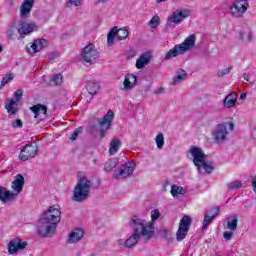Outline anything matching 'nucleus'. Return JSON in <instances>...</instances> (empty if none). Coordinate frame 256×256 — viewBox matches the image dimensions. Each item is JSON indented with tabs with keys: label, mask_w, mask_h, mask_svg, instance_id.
I'll list each match as a JSON object with an SVG mask.
<instances>
[{
	"label": "nucleus",
	"mask_w": 256,
	"mask_h": 256,
	"mask_svg": "<svg viewBox=\"0 0 256 256\" xmlns=\"http://www.w3.org/2000/svg\"><path fill=\"white\" fill-rule=\"evenodd\" d=\"M129 226L133 230V234L125 241L124 247L131 249L139 243V239L143 237L145 241L153 239V223H147V220L133 216L129 222Z\"/></svg>",
	"instance_id": "f257e3e1"
},
{
	"label": "nucleus",
	"mask_w": 256,
	"mask_h": 256,
	"mask_svg": "<svg viewBox=\"0 0 256 256\" xmlns=\"http://www.w3.org/2000/svg\"><path fill=\"white\" fill-rule=\"evenodd\" d=\"M59 223H61V210L55 208V206H50L38 221V235H40V237H49L51 233L57 231Z\"/></svg>",
	"instance_id": "f03ea898"
},
{
	"label": "nucleus",
	"mask_w": 256,
	"mask_h": 256,
	"mask_svg": "<svg viewBox=\"0 0 256 256\" xmlns=\"http://www.w3.org/2000/svg\"><path fill=\"white\" fill-rule=\"evenodd\" d=\"M91 187H93V182L87 178L85 173L79 172L78 181L73 191V201H76V203L86 201L91 193Z\"/></svg>",
	"instance_id": "7ed1b4c3"
},
{
	"label": "nucleus",
	"mask_w": 256,
	"mask_h": 256,
	"mask_svg": "<svg viewBox=\"0 0 256 256\" xmlns=\"http://www.w3.org/2000/svg\"><path fill=\"white\" fill-rule=\"evenodd\" d=\"M227 127H229L230 131H233V129H235V124H233V122H222L215 126L212 135L216 143H223V141H227V135H229Z\"/></svg>",
	"instance_id": "20e7f679"
},
{
	"label": "nucleus",
	"mask_w": 256,
	"mask_h": 256,
	"mask_svg": "<svg viewBox=\"0 0 256 256\" xmlns=\"http://www.w3.org/2000/svg\"><path fill=\"white\" fill-rule=\"evenodd\" d=\"M188 155H190L195 167H197V170L201 171V164L206 161V156L203 149L197 146H191L188 150Z\"/></svg>",
	"instance_id": "39448f33"
},
{
	"label": "nucleus",
	"mask_w": 256,
	"mask_h": 256,
	"mask_svg": "<svg viewBox=\"0 0 256 256\" xmlns=\"http://www.w3.org/2000/svg\"><path fill=\"white\" fill-rule=\"evenodd\" d=\"M136 164L133 160H129L121 165V167L114 172L115 179H127V177H131L133 175V171H135Z\"/></svg>",
	"instance_id": "423d86ee"
},
{
	"label": "nucleus",
	"mask_w": 256,
	"mask_h": 256,
	"mask_svg": "<svg viewBox=\"0 0 256 256\" xmlns=\"http://www.w3.org/2000/svg\"><path fill=\"white\" fill-rule=\"evenodd\" d=\"M248 9L249 4L247 3V0H234L233 4L230 6V13L232 17L239 19L247 13Z\"/></svg>",
	"instance_id": "0eeeda50"
},
{
	"label": "nucleus",
	"mask_w": 256,
	"mask_h": 256,
	"mask_svg": "<svg viewBox=\"0 0 256 256\" xmlns=\"http://www.w3.org/2000/svg\"><path fill=\"white\" fill-rule=\"evenodd\" d=\"M191 15V12L187 9L183 10H176L174 11L171 16L168 17L166 26L167 27H175V25H179L184 19H187Z\"/></svg>",
	"instance_id": "6e6552de"
},
{
	"label": "nucleus",
	"mask_w": 256,
	"mask_h": 256,
	"mask_svg": "<svg viewBox=\"0 0 256 256\" xmlns=\"http://www.w3.org/2000/svg\"><path fill=\"white\" fill-rule=\"evenodd\" d=\"M191 217L188 215H185L182 217L179 223L178 230L176 232V239L177 241H183L185 237H187V233H189V229H191Z\"/></svg>",
	"instance_id": "1a4fd4ad"
},
{
	"label": "nucleus",
	"mask_w": 256,
	"mask_h": 256,
	"mask_svg": "<svg viewBox=\"0 0 256 256\" xmlns=\"http://www.w3.org/2000/svg\"><path fill=\"white\" fill-rule=\"evenodd\" d=\"M115 37L118 39V41H123V39H127V37H129V31L126 29H118L117 27H113L107 35L108 47H112Z\"/></svg>",
	"instance_id": "9d476101"
},
{
	"label": "nucleus",
	"mask_w": 256,
	"mask_h": 256,
	"mask_svg": "<svg viewBox=\"0 0 256 256\" xmlns=\"http://www.w3.org/2000/svg\"><path fill=\"white\" fill-rule=\"evenodd\" d=\"M37 153H39V147H37V143H28L21 150L20 159L21 161H29V159L37 157Z\"/></svg>",
	"instance_id": "9b49d317"
},
{
	"label": "nucleus",
	"mask_w": 256,
	"mask_h": 256,
	"mask_svg": "<svg viewBox=\"0 0 256 256\" xmlns=\"http://www.w3.org/2000/svg\"><path fill=\"white\" fill-rule=\"evenodd\" d=\"M82 59L85 63L93 65L97 59H99V52L95 49L93 44L85 46L82 50Z\"/></svg>",
	"instance_id": "f8f14e48"
},
{
	"label": "nucleus",
	"mask_w": 256,
	"mask_h": 256,
	"mask_svg": "<svg viewBox=\"0 0 256 256\" xmlns=\"http://www.w3.org/2000/svg\"><path fill=\"white\" fill-rule=\"evenodd\" d=\"M114 114L113 111L109 110L106 115L103 116L102 119L98 120L100 127V137L103 139L109 128L111 127V123L113 122Z\"/></svg>",
	"instance_id": "ddd939ff"
},
{
	"label": "nucleus",
	"mask_w": 256,
	"mask_h": 256,
	"mask_svg": "<svg viewBox=\"0 0 256 256\" xmlns=\"http://www.w3.org/2000/svg\"><path fill=\"white\" fill-rule=\"evenodd\" d=\"M45 47H47V40L43 38L36 39L30 44V46L26 47V51L29 55H35V53H39V51H42Z\"/></svg>",
	"instance_id": "4468645a"
},
{
	"label": "nucleus",
	"mask_w": 256,
	"mask_h": 256,
	"mask_svg": "<svg viewBox=\"0 0 256 256\" xmlns=\"http://www.w3.org/2000/svg\"><path fill=\"white\" fill-rule=\"evenodd\" d=\"M29 245L27 242H22L20 238H15L11 240L8 244V251L10 255H15L17 251H23Z\"/></svg>",
	"instance_id": "2eb2a0df"
},
{
	"label": "nucleus",
	"mask_w": 256,
	"mask_h": 256,
	"mask_svg": "<svg viewBox=\"0 0 256 256\" xmlns=\"http://www.w3.org/2000/svg\"><path fill=\"white\" fill-rule=\"evenodd\" d=\"M39 27L35 23H25L21 22L18 25V33L20 35H29L30 33H33V31H37Z\"/></svg>",
	"instance_id": "dca6fc26"
},
{
	"label": "nucleus",
	"mask_w": 256,
	"mask_h": 256,
	"mask_svg": "<svg viewBox=\"0 0 256 256\" xmlns=\"http://www.w3.org/2000/svg\"><path fill=\"white\" fill-rule=\"evenodd\" d=\"M17 199V193L7 190L5 187H0V201L2 203H9Z\"/></svg>",
	"instance_id": "f3484780"
},
{
	"label": "nucleus",
	"mask_w": 256,
	"mask_h": 256,
	"mask_svg": "<svg viewBox=\"0 0 256 256\" xmlns=\"http://www.w3.org/2000/svg\"><path fill=\"white\" fill-rule=\"evenodd\" d=\"M33 3H35V0H24L20 7V17L22 19L29 17L31 9H33Z\"/></svg>",
	"instance_id": "a211bd4d"
},
{
	"label": "nucleus",
	"mask_w": 256,
	"mask_h": 256,
	"mask_svg": "<svg viewBox=\"0 0 256 256\" xmlns=\"http://www.w3.org/2000/svg\"><path fill=\"white\" fill-rule=\"evenodd\" d=\"M124 87L122 88L123 91H131V89L137 85V76L134 74H128L124 78L123 82Z\"/></svg>",
	"instance_id": "6ab92c4d"
},
{
	"label": "nucleus",
	"mask_w": 256,
	"mask_h": 256,
	"mask_svg": "<svg viewBox=\"0 0 256 256\" xmlns=\"http://www.w3.org/2000/svg\"><path fill=\"white\" fill-rule=\"evenodd\" d=\"M25 185V178L23 175L18 174L15 178V180L12 182V189H14V193H17V196L19 193L23 191V186Z\"/></svg>",
	"instance_id": "aec40b11"
},
{
	"label": "nucleus",
	"mask_w": 256,
	"mask_h": 256,
	"mask_svg": "<svg viewBox=\"0 0 256 256\" xmlns=\"http://www.w3.org/2000/svg\"><path fill=\"white\" fill-rule=\"evenodd\" d=\"M181 51L186 53V51H189L190 49H193L195 47V35L191 34L189 35L183 43L179 44Z\"/></svg>",
	"instance_id": "412c9836"
},
{
	"label": "nucleus",
	"mask_w": 256,
	"mask_h": 256,
	"mask_svg": "<svg viewBox=\"0 0 256 256\" xmlns=\"http://www.w3.org/2000/svg\"><path fill=\"white\" fill-rule=\"evenodd\" d=\"M151 63V53L145 52L136 61V69H143L146 65Z\"/></svg>",
	"instance_id": "4be33fe9"
},
{
	"label": "nucleus",
	"mask_w": 256,
	"mask_h": 256,
	"mask_svg": "<svg viewBox=\"0 0 256 256\" xmlns=\"http://www.w3.org/2000/svg\"><path fill=\"white\" fill-rule=\"evenodd\" d=\"M30 111L34 113L35 119H39L40 115H43L44 117L47 115V106L43 104H36L30 107Z\"/></svg>",
	"instance_id": "5701e85b"
},
{
	"label": "nucleus",
	"mask_w": 256,
	"mask_h": 256,
	"mask_svg": "<svg viewBox=\"0 0 256 256\" xmlns=\"http://www.w3.org/2000/svg\"><path fill=\"white\" fill-rule=\"evenodd\" d=\"M212 212H213V214L211 216H209L207 214L204 216L202 231H205V229H207V227H209V225H211V221H213V219H215V217H217V215H219V206L214 207L212 209Z\"/></svg>",
	"instance_id": "b1692460"
},
{
	"label": "nucleus",
	"mask_w": 256,
	"mask_h": 256,
	"mask_svg": "<svg viewBox=\"0 0 256 256\" xmlns=\"http://www.w3.org/2000/svg\"><path fill=\"white\" fill-rule=\"evenodd\" d=\"M18 103L14 99H8L5 103V109L10 115H17L19 113Z\"/></svg>",
	"instance_id": "393cba45"
},
{
	"label": "nucleus",
	"mask_w": 256,
	"mask_h": 256,
	"mask_svg": "<svg viewBox=\"0 0 256 256\" xmlns=\"http://www.w3.org/2000/svg\"><path fill=\"white\" fill-rule=\"evenodd\" d=\"M223 105L226 109H231V107L237 105V93L231 92L228 94L224 99Z\"/></svg>",
	"instance_id": "a878e982"
},
{
	"label": "nucleus",
	"mask_w": 256,
	"mask_h": 256,
	"mask_svg": "<svg viewBox=\"0 0 256 256\" xmlns=\"http://www.w3.org/2000/svg\"><path fill=\"white\" fill-rule=\"evenodd\" d=\"M81 239H83V230L75 229L69 234L68 243H78Z\"/></svg>",
	"instance_id": "bb28decb"
},
{
	"label": "nucleus",
	"mask_w": 256,
	"mask_h": 256,
	"mask_svg": "<svg viewBox=\"0 0 256 256\" xmlns=\"http://www.w3.org/2000/svg\"><path fill=\"white\" fill-rule=\"evenodd\" d=\"M183 53H185V52H183V51L181 50V46L175 45V46L173 47V49H170V50L166 53L164 59H165L166 61H169V59H173V57H177L178 55H183Z\"/></svg>",
	"instance_id": "cd10ccee"
},
{
	"label": "nucleus",
	"mask_w": 256,
	"mask_h": 256,
	"mask_svg": "<svg viewBox=\"0 0 256 256\" xmlns=\"http://www.w3.org/2000/svg\"><path fill=\"white\" fill-rule=\"evenodd\" d=\"M239 221V217L237 215H232L227 218V229L229 231H237V223Z\"/></svg>",
	"instance_id": "c85d7f7f"
},
{
	"label": "nucleus",
	"mask_w": 256,
	"mask_h": 256,
	"mask_svg": "<svg viewBox=\"0 0 256 256\" xmlns=\"http://www.w3.org/2000/svg\"><path fill=\"white\" fill-rule=\"evenodd\" d=\"M89 95H97V91L101 89V85L94 81H89L86 85Z\"/></svg>",
	"instance_id": "c756f323"
},
{
	"label": "nucleus",
	"mask_w": 256,
	"mask_h": 256,
	"mask_svg": "<svg viewBox=\"0 0 256 256\" xmlns=\"http://www.w3.org/2000/svg\"><path fill=\"white\" fill-rule=\"evenodd\" d=\"M187 79V72L185 70H179L176 72V77L174 78L172 85H179L182 81Z\"/></svg>",
	"instance_id": "7c9ffc66"
},
{
	"label": "nucleus",
	"mask_w": 256,
	"mask_h": 256,
	"mask_svg": "<svg viewBox=\"0 0 256 256\" xmlns=\"http://www.w3.org/2000/svg\"><path fill=\"white\" fill-rule=\"evenodd\" d=\"M119 147H121V141L119 139H113L110 142V147H109V153L110 155H115L117 151H119Z\"/></svg>",
	"instance_id": "2f4dec72"
},
{
	"label": "nucleus",
	"mask_w": 256,
	"mask_h": 256,
	"mask_svg": "<svg viewBox=\"0 0 256 256\" xmlns=\"http://www.w3.org/2000/svg\"><path fill=\"white\" fill-rule=\"evenodd\" d=\"M118 164H119V159L117 158L110 159L105 163L104 171H113V169H115Z\"/></svg>",
	"instance_id": "473e14b6"
},
{
	"label": "nucleus",
	"mask_w": 256,
	"mask_h": 256,
	"mask_svg": "<svg viewBox=\"0 0 256 256\" xmlns=\"http://www.w3.org/2000/svg\"><path fill=\"white\" fill-rule=\"evenodd\" d=\"M159 217H161V212H159L158 209H154L151 211V221L146 223H152V229L153 230V236L155 235V221H157V219H159Z\"/></svg>",
	"instance_id": "72a5a7b5"
},
{
	"label": "nucleus",
	"mask_w": 256,
	"mask_h": 256,
	"mask_svg": "<svg viewBox=\"0 0 256 256\" xmlns=\"http://www.w3.org/2000/svg\"><path fill=\"white\" fill-rule=\"evenodd\" d=\"M170 193L172 196L178 197V195H185V189L181 186L172 185Z\"/></svg>",
	"instance_id": "f704fd0d"
},
{
	"label": "nucleus",
	"mask_w": 256,
	"mask_h": 256,
	"mask_svg": "<svg viewBox=\"0 0 256 256\" xmlns=\"http://www.w3.org/2000/svg\"><path fill=\"white\" fill-rule=\"evenodd\" d=\"M204 169L206 173L211 174L213 171H215V164L213 162L207 163L206 160L201 164V169Z\"/></svg>",
	"instance_id": "c9c22d12"
},
{
	"label": "nucleus",
	"mask_w": 256,
	"mask_h": 256,
	"mask_svg": "<svg viewBox=\"0 0 256 256\" xmlns=\"http://www.w3.org/2000/svg\"><path fill=\"white\" fill-rule=\"evenodd\" d=\"M228 189L235 191L237 189H241L243 187V182L241 181H234L227 184Z\"/></svg>",
	"instance_id": "e433bc0d"
},
{
	"label": "nucleus",
	"mask_w": 256,
	"mask_h": 256,
	"mask_svg": "<svg viewBox=\"0 0 256 256\" xmlns=\"http://www.w3.org/2000/svg\"><path fill=\"white\" fill-rule=\"evenodd\" d=\"M156 144L158 149H163V146L165 145V137L163 136V133H159L156 136Z\"/></svg>",
	"instance_id": "4c0bfd02"
},
{
	"label": "nucleus",
	"mask_w": 256,
	"mask_h": 256,
	"mask_svg": "<svg viewBox=\"0 0 256 256\" xmlns=\"http://www.w3.org/2000/svg\"><path fill=\"white\" fill-rule=\"evenodd\" d=\"M51 83H52V85H61V83H63V75H61V74H55V75L51 78Z\"/></svg>",
	"instance_id": "58836bf2"
},
{
	"label": "nucleus",
	"mask_w": 256,
	"mask_h": 256,
	"mask_svg": "<svg viewBox=\"0 0 256 256\" xmlns=\"http://www.w3.org/2000/svg\"><path fill=\"white\" fill-rule=\"evenodd\" d=\"M83 133V127L77 128L69 137L70 141H77V137H79Z\"/></svg>",
	"instance_id": "ea45409f"
},
{
	"label": "nucleus",
	"mask_w": 256,
	"mask_h": 256,
	"mask_svg": "<svg viewBox=\"0 0 256 256\" xmlns=\"http://www.w3.org/2000/svg\"><path fill=\"white\" fill-rule=\"evenodd\" d=\"M159 16H153L151 18V20L149 21V25L151 27V29H157V27H159Z\"/></svg>",
	"instance_id": "a19ab883"
},
{
	"label": "nucleus",
	"mask_w": 256,
	"mask_h": 256,
	"mask_svg": "<svg viewBox=\"0 0 256 256\" xmlns=\"http://www.w3.org/2000/svg\"><path fill=\"white\" fill-rule=\"evenodd\" d=\"M233 71V66H229L228 68H224L222 70H218L217 75L218 77H225V75H229Z\"/></svg>",
	"instance_id": "79ce46f5"
},
{
	"label": "nucleus",
	"mask_w": 256,
	"mask_h": 256,
	"mask_svg": "<svg viewBox=\"0 0 256 256\" xmlns=\"http://www.w3.org/2000/svg\"><path fill=\"white\" fill-rule=\"evenodd\" d=\"M11 127H13V129H21L23 127V121L21 119H16L12 121Z\"/></svg>",
	"instance_id": "37998d69"
},
{
	"label": "nucleus",
	"mask_w": 256,
	"mask_h": 256,
	"mask_svg": "<svg viewBox=\"0 0 256 256\" xmlns=\"http://www.w3.org/2000/svg\"><path fill=\"white\" fill-rule=\"evenodd\" d=\"M13 74H7L5 77L2 78L1 81V86L5 87V85H7V83H9V81L13 80Z\"/></svg>",
	"instance_id": "c03bdc74"
},
{
	"label": "nucleus",
	"mask_w": 256,
	"mask_h": 256,
	"mask_svg": "<svg viewBox=\"0 0 256 256\" xmlns=\"http://www.w3.org/2000/svg\"><path fill=\"white\" fill-rule=\"evenodd\" d=\"M158 235L162 238V239H169L170 235H169V230L166 229H162L158 232Z\"/></svg>",
	"instance_id": "a18cd8bd"
},
{
	"label": "nucleus",
	"mask_w": 256,
	"mask_h": 256,
	"mask_svg": "<svg viewBox=\"0 0 256 256\" xmlns=\"http://www.w3.org/2000/svg\"><path fill=\"white\" fill-rule=\"evenodd\" d=\"M21 97H23V90L18 89L16 92H14V98L16 103L21 101Z\"/></svg>",
	"instance_id": "49530a36"
},
{
	"label": "nucleus",
	"mask_w": 256,
	"mask_h": 256,
	"mask_svg": "<svg viewBox=\"0 0 256 256\" xmlns=\"http://www.w3.org/2000/svg\"><path fill=\"white\" fill-rule=\"evenodd\" d=\"M233 232L234 231H225L223 233V238L225 239V241H231V239H233Z\"/></svg>",
	"instance_id": "de8ad7c7"
},
{
	"label": "nucleus",
	"mask_w": 256,
	"mask_h": 256,
	"mask_svg": "<svg viewBox=\"0 0 256 256\" xmlns=\"http://www.w3.org/2000/svg\"><path fill=\"white\" fill-rule=\"evenodd\" d=\"M57 57H59V52L54 51L50 54V56L48 57V61L49 63H53V61H55V59H57Z\"/></svg>",
	"instance_id": "09e8293b"
},
{
	"label": "nucleus",
	"mask_w": 256,
	"mask_h": 256,
	"mask_svg": "<svg viewBox=\"0 0 256 256\" xmlns=\"http://www.w3.org/2000/svg\"><path fill=\"white\" fill-rule=\"evenodd\" d=\"M68 5H73L74 7H79L81 5V0H68Z\"/></svg>",
	"instance_id": "8fccbe9b"
},
{
	"label": "nucleus",
	"mask_w": 256,
	"mask_h": 256,
	"mask_svg": "<svg viewBox=\"0 0 256 256\" xmlns=\"http://www.w3.org/2000/svg\"><path fill=\"white\" fill-rule=\"evenodd\" d=\"M6 35L9 39H13L14 32L13 30H7Z\"/></svg>",
	"instance_id": "3c124183"
},
{
	"label": "nucleus",
	"mask_w": 256,
	"mask_h": 256,
	"mask_svg": "<svg viewBox=\"0 0 256 256\" xmlns=\"http://www.w3.org/2000/svg\"><path fill=\"white\" fill-rule=\"evenodd\" d=\"M252 187H253L254 193H256V176L252 178Z\"/></svg>",
	"instance_id": "603ef678"
},
{
	"label": "nucleus",
	"mask_w": 256,
	"mask_h": 256,
	"mask_svg": "<svg viewBox=\"0 0 256 256\" xmlns=\"http://www.w3.org/2000/svg\"><path fill=\"white\" fill-rule=\"evenodd\" d=\"M244 79L245 81H247L248 83H250L251 81V75L247 74V73H244Z\"/></svg>",
	"instance_id": "864d4df0"
},
{
	"label": "nucleus",
	"mask_w": 256,
	"mask_h": 256,
	"mask_svg": "<svg viewBox=\"0 0 256 256\" xmlns=\"http://www.w3.org/2000/svg\"><path fill=\"white\" fill-rule=\"evenodd\" d=\"M117 245L119 247H123V245H125V241H123V239H119V240H117Z\"/></svg>",
	"instance_id": "5fc2aeb1"
},
{
	"label": "nucleus",
	"mask_w": 256,
	"mask_h": 256,
	"mask_svg": "<svg viewBox=\"0 0 256 256\" xmlns=\"http://www.w3.org/2000/svg\"><path fill=\"white\" fill-rule=\"evenodd\" d=\"M238 39H240V41H243V39H245V33L240 32V33L238 34Z\"/></svg>",
	"instance_id": "6e6d98bb"
},
{
	"label": "nucleus",
	"mask_w": 256,
	"mask_h": 256,
	"mask_svg": "<svg viewBox=\"0 0 256 256\" xmlns=\"http://www.w3.org/2000/svg\"><path fill=\"white\" fill-rule=\"evenodd\" d=\"M247 38H248V41H253V34L249 32Z\"/></svg>",
	"instance_id": "4d7b16f0"
},
{
	"label": "nucleus",
	"mask_w": 256,
	"mask_h": 256,
	"mask_svg": "<svg viewBox=\"0 0 256 256\" xmlns=\"http://www.w3.org/2000/svg\"><path fill=\"white\" fill-rule=\"evenodd\" d=\"M247 98V94L243 93L240 95V99H246Z\"/></svg>",
	"instance_id": "13d9d810"
},
{
	"label": "nucleus",
	"mask_w": 256,
	"mask_h": 256,
	"mask_svg": "<svg viewBox=\"0 0 256 256\" xmlns=\"http://www.w3.org/2000/svg\"><path fill=\"white\" fill-rule=\"evenodd\" d=\"M156 93H163V88H159Z\"/></svg>",
	"instance_id": "bf43d9fd"
},
{
	"label": "nucleus",
	"mask_w": 256,
	"mask_h": 256,
	"mask_svg": "<svg viewBox=\"0 0 256 256\" xmlns=\"http://www.w3.org/2000/svg\"><path fill=\"white\" fill-rule=\"evenodd\" d=\"M99 1V3H107V1H109V0H98Z\"/></svg>",
	"instance_id": "052dcab7"
},
{
	"label": "nucleus",
	"mask_w": 256,
	"mask_h": 256,
	"mask_svg": "<svg viewBox=\"0 0 256 256\" xmlns=\"http://www.w3.org/2000/svg\"><path fill=\"white\" fill-rule=\"evenodd\" d=\"M163 1H167V0H156V3H163Z\"/></svg>",
	"instance_id": "680f3d73"
},
{
	"label": "nucleus",
	"mask_w": 256,
	"mask_h": 256,
	"mask_svg": "<svg viewBox=\"0 0 256 256\" xmlns=\"http://www.w3.org/2000/svg\"><path fill=\"white\" fill-rule=\"evenodd\" d=\"M3 52V46L0 44V53Z\"/></svg>",
	"instance_id": "e2e57ef3"
}]
</instances>
